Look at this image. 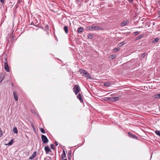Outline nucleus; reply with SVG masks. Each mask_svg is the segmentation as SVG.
<instances>
[{
	"mask_svg": "<svg viewBox=\"0 0 160 160\" xmlns=\"http://www.w3.org/2000/svg\"><path fill=\"white\" fill-rule=\"evenodd\" d=\"M116 56L115 54L112 55L110 56L109 58L112 59L115 58L116 57Z\"/></svg>",
	"mask_w": 160,
	"mask_h": 160,
	"instance_id": "obj_21",
	"label": "nucleus"
},
{
	"mask_svg": "<svg viewBox=\"0 0 160 160\" xmlns=\"http://www.w3.org/2000/svg\"><path fill=\"white\" fill-rule=\"evenodd\" d=\"M159 40V38H156L154 40H153L152 42L155 43Z\"/></svg>",
	"mask_w": 160,
	"mask_h": 160,
	"instance_id": "obj_24",
	"label": "nucleus"
},
{
	"mask_svg": "<svg viewBox=\"0 0 160 160\" xmlns=\"http://www.w3.org/2000/svg\"><path fill=\"white\" fill-rule=\"evenodd\" d=\"M71 151H69L68 152V158L69 159L71 158Z\"/></svg>",
	"mask_w": 160,
	"mask_h": 160,
	"instance_id": "obj_28",
	"label": "nucleus"
},
{
	"mask_svg": "<svg viewBox=\"0 0 160 160\" xmlns=\"http://www.w3.org/2000/svg\"><path fill=\"white\" fill-rule=\"evenodd\" d=\"M154 97L156 98H160V93L158 94L155 95Z\"/></svg>",
	"mask_w": 160,
	"mask_h": 160,
	"instance_id": "obj_19",
	"label": "nucleus"
},
{
	"mask_svg": "<svg viewBox=\"0 0 160 160\" xmlns=\"http://www.w3.org/2000/svg\"><path fill=\"white\" fill-rule=\"evenodd\" d=\"M158 13L159 15L158 17H160V11H158Z\"/></svg>",
	"mask_w": 160,
	"mask_h": 160,
	"instance_id": "obj_39",
	"label": "nucleus"
},
{
	"mask_svg": "<svg viewBox=\"0 0 160 160\" xmlns=\"http://www.w3.org/2000/svg\"><path fill=\"white\" fill-rule=\"evenodd\" d=\"M13 139H12L11 140L10 142H9L8 144H6V145L10 146L12 145V143L13 142Z\"/></svg>",
	"mask_w": 160,
	"mask_h": 160,
	"instance_id": "obj_20",
	"label": "nucleus"
},
{
	"mask_svg": "<svg viewBox=\"0 0 160 160\" xmlns=\"http://www.w3.org/2000/svg\"><path fill=\"white\" fill-rule=\"evenodd\" d=\"M51 147L52 148V149H54V145L53 144H51Z\"/></svg>",
	"mask_w": 160,
	"mask_h": 160,
	"instance_id": "obj_35",
	"label": "nucleus"
},
{
	"mask_svg": "<svg viewBox=\"0 0 160 160\" xmlns=\"http://www.w3.org/2000/svg\"><path fill=\"white\" fill-rule=\"evenodd\" d=\"M64 160H67V159H64Z\"/></svg>",
	"mask_w": 160,
	"mask_h": 160,
	"instance_id": "obj_41",
	"label": "nucleus"
},
{
	"mask_svg": "<svg viewBox=\"0 0 160 160\" xmlns=\"http://www.w3.org/2000/svg\"><path fill=\"white\" fill-rule=\"evenodd\" d=\"M125 44V42H121V43H119L118 44V46L119 47H121V46H122L124 45Z\"/></svg>",
	"mask_w": 160,
	"mask_h": 160,
	"instance_id": "obj_23",
	"label": "nucleus"
},
{
	"mask_svg": "<svg viewBox=\"0 0 160 160\" xmlns=\"http://www.w3.org/2000/svg\"><path fill=\"white\" fill-rule=\"evenodd\" d=\"M139 33H140V32H138V31L136 32H134V34L135 35H137L139 34Z\"/></svg>",
	"mask_w": 160,
	"mask_h": 160,
	"instance_id": "obj_32",
	"label": "nucleus"
},
{
	"mask_svg": "<svg viewBox=\"0 0 160 160\" xmlns=\"http://www.w3.org/2000/svg\"><path fill=\"white\" fill-rule=\"evenodd\" d=\"M76 2L77 3L80 5L81 3V0H76Z\"/></svg>",
	"mask_w": 160,
	"mask_h": 160,
	"instance_id": "obj_29",
	"label": "nucleus"
},
{
	"mask_svg": "<svg viewBox=\"0 0 160 160\" xmlns=\"http://www.w3.org/2000/svg\"><path fill=\"white\" fill-rule=\"evenodd\" d=\"M3 78V77L2 76H0V83L1 82Z\"/></svg>",
	"mask_w": 160,
	"mask_h": 160,
	"instance_id": "obj_33",
	"label": "nucleus"
},
{
	"mask_svg": "<svg viewBox=\"0 0 160 160\" xmlns=\"http://www.w3.org/2000/svg\"><path fill=\"white\" fill-rule=\"evenodd\" d=\"M0 2L2 3H3L4 2V0H0Z\"/></svg>",
	"mask_w": 160,
	"mask_h": 160,
	"instance_id": "obj_40",
	"label": "nucleus"
},
{
	"mask_svg": "<svg viewBox=\"0 0 160 160\" xmlns=\"http://www.w3.org/2000/svg\"><path fill=\"white\" fill-rule=\"evenodd\" d=\"M128 0L130 3H132L133 2V0Z\"/></svg>",
	"mask_w": 160,
	"mask_h": 160,
	"instance_id": "obj_36",
	"label": "nucleus"
},
{
	"mask_svg": "<svg viewBox=\"0 0 160 160\" xmlns=\"http://www.w3.org/2000/svg\"><path fill=\"white\" fill-rule=\"evenodd\" d=\"M44 149L46 154H48L50 151V148L48 146L45 147Z\"/></svg>",
	"mask_w": 160,
	"mask_h": 160,
	"instance_id": "obj_9",
	"label": "nucleus"
},
{
	"mask_svg": "<svg viewBox=\"0 0 160 160\" xmlns=\"http://www.w3.org/2000/svg\"><path fill=\"white\" fill-rule=\"evenodd\" d=\"M36 152H34L32 155L30 157L29 159L32 160L33 159L34 157L36 156Z\"/></svg>",
	"mask_w": 160,
	"mask_h": 160,
	"instance_id": "obj_10",
	"label": "nucleus"
},
{
	"mask_svg": "<svg viewBox=\"0 0 160 160\" xmlns=\"http://www.w3.org/2000/svg\"><path fill=\"white\" fill-rule=\"evenodd\" d=\"M119 99V98L118 97H116L114 98L113 101H118Z\"/></svg>",
	"mask_w": 160,
	"mask_h": 160,
	"instance_id": "obj_30",
	"label": "nucleus"
},
{
	"mask_svg": "<svg viewBox=\"0 0 160 160\" xmlns=\"http://www.w3.org/2000/svg\"><path fill=\"white\" fill-rule=\"evenodd\" d=\"M55 144L56 146H57L58 145V142H55Z\"/></svg>",
	"mask_w": 160,
	"mask_h": 160,
	"instance_id": "obj_37",
	"label": "nucleus"
},
{
	"mask_svg": "<svg viewBox=\"0 0 160 160\" xmlns=\"http://www.w3.org/2000/svg\"><path fill=\"white\" fill-rule=\"evenodd\" d=\"M155 133L157 135L160 137V131L156 130L155 131Z\"/></svg>",
	"mask_w": 160,
	"mask_h": 160,
	"instance_id": "obj_25",
	"label": "nucleus"
},
{
	"mask_svg": "<svg viewBox=\"0 0 160 160\" xmlns=\"http://www.w3.org/2000/svg\"><path fill=\"white\" fill-rule=\"evenodd\" d=\"M4 68L8 72H9L10 71L9 67L7 62H4Z\"/></svg>",
	"mask_w": 160,
	"mask_h": 160,
	"instance_id": "obj_3",
	"label": "nucleus"
},
{
	"mask_svg": "<svg viewBox=\"0 0 160 160\" xmlns=\"http://www.w3.org/2000/svg\"><path fill=\"white\" fill-rule=\"evenodd\" d=\"M128 135L129 137L132 138H136V139L137 138V136H136L135 135H133L132 133H131L130 132L128 133Z\"/></svg>",
	"mask_w": 160,
	"mask_h": 160,
	"instance_id": "obj_12",
	"label": "nucleus"
},
{
	"mask_svg": "<svg viewBox=\"0 0 160 160\" xmlns=\"http://www.w3.org/2000/svg\"><path fill=\"white\" fill-rule=\"evenodd\" d=\"M88 38L91 39L92 38V34L91 33H89L88 36Z\"/></svg>",
	"mask_w": 160,
	"mask_h": 160,
	"instance_id": "obj_27",
	"label": "nucleus"
},
{
	"mask_svg": "<svg viewBox=\"0 0 160 160\" xmlns=\"http://www.w3.org/2000/svg\"><path fill=\"white\" fill-rule=\"evenodd\" d=\"M101 29V28L98 27V26H94V30H99Z\"/></svg>",
	"mask_w": 160,
	"mask_h": 160,
	"instance_id": "obj_17",
	"label": "nucleus"
},
{
	"mask_svg": "<svg viewBox=\"0 0 160 160\" xmlns=\"http://www.w3.org/2000/svg\"><path fill=\"white\" fill-rule=\"evenodd\" d=\"M142 37V36H139L138 37V39H140Z\"/></svg>",
	"mask_w": 160,
	"mask_h": 160,
	"instance_id": "obj_38",
	"label": "nucleus"
},
{
	"mask_svg": "<svg viewBox=\"0 0 160 160\" xmlns=\"http://www.w3.org/2000/svg\"><path fill=\"white\" fill-rule=\"evenodd\" d=\"M64 30L66 33H67L68 32V27L67 26L64 27Z\"/></svg>",
	"mask_w": 160,
	"mask_h": 160,
	"instance_id": "obj_18",
	"label": "nucleus"
},
{
	"mask_svg": "<svg viewBox=\"0 0 160 160\" xmlns=\"http://www.w3.org/2000/svg\"><path fill=\"white\" fill-rule=\"evenodd\" d=\"M79 72L81 73L83 76L84 75L86 71L84 70L81 69L79 70Z\"/></svg>",
	"mask_w": 160,
	"mask_h": 160,
	"instance_id": "obj_13",
	"label": "nucleus"
},
{
	"mask_svg": "<svg viewBox=\"0 0 160 160\" xmlns=\"http://www.w3.org/2000/svg\"><path fill=\"white\" fill-rule=\"evenodd\" d=\"M40 130L41 132L42 133H45V132L43 128H40Z\"/></svg>",
	"mask_w": 160,
	"mask_h": 160,
	"instance_id": "obj_26",
	"label": "nucleus"
},
{
	"mask_svg": "<svg viewBox=\"0 0 160 160\" xmlns=\"http://www.w3.org/2000/svg\"><path fill=\"white\" fill-rule=\"evenodd\" d=\"M79 72L81 73L83 76L84 75L86 71L84 70L81 69L79 70Z\"/></svg>",
	"mask_w": 160,
	"mask_h": 160,
	"instance_id": "obj_14",
	"label": "nucleus"
},
{
	"mask_svg": "<svg viewBox=\"0 0 160 160\" xmlns=\"http://www.w3.org/2000/svg\"><path fill=\"white\" fill-rule=\"evenodd\" d=\"M111 84V83L110 82H107L104 83V85L106 86H109Z\"/></svg>",
	"mask_w": 160,
	"mask_h": 160,
	"instance_id": "obj_16",
	"label": "nucleus"
},
{
	"mask_svg": "<svg viewBox=\"0 0 160 160\" xmlns=\"http://www.w3.org/2000/svg\"><path fill=\"white\" fill-rule=\"evenodd\" d=\"M83 30H84L83 28H82L80 27H79L78 28L77 31L78 32L81 33V32H82L83 31Z\"/></svg>",
	"mask_w": 160,
	"mask_h": 160,
	"instance_id": "obj_15",
	"label": "nucleus"
},
{
	"mask_svg": "<svg viewBox=\"0 0 160 160\" xmlns=\"http://www.w3.org/2000/svg\"><path fill=\"white\" fill-rule=\"evenodd\" d=\"M41 138L42 141L44 143H46L48 142V140L46 136L42 135Z\"/></svg>",
	"mask_w": 160,
	"mask_h": 160,
	"instance_id": "obj_2",
	"label": "nucleus"
},
{
	"mask_svg": "<svg viewBox=\"0 0 160 160\" xmlns=\"http://www.w3.org/2000/svg\"><path fill=\"white\" fill-rule=\"evenodd\" d=\"M13 131L14 133H18V130L16 127H14L13 128Z\"/></svg>",
	"mask_w": 160,
	"mask_h": 160,
	"instance_id": "obj_22",
	"label": "nucleus"
},
{
	"mask_svg": "<svg viewBox=\"0 0 160 160\" xmlns=\"http://www.w3.org/2000/svg\"><path fill=\"white\" fill-rule=\"evenodd\" d=\"M77 98L82 103L83 102V100L82 98L81 95L80 93H79L77 96Z\"/></svg>",
	"mask_w": 160,
	"mask_h": 160,
	"instance_id": "obj_7",
	"label": "nucleus"
},
{
	"mask_svg": "<svg viewBox=\"0 0 160 160\" xmlns=\"http://www.w3.org/2000/svg\"><path fill=\"white\" fill-rule=\"evenodd\" d=\"M83 76L89 79H91L92 78L90 74L87 71L86 72L84 75Z\"/></svg>",
	"mask_w": 160,
	"mask_h": 160,
	"instance_id": "obj_5",
	"label": "nucleus"
},
{
	"mask_svg": "<svg viewBox=\"0 0 160 160\" xmlns=\"http://www.w3.org/2000/svg\"><path fill=\"white\" fill-rule=\"evenodd\" d=\"M2 135V132L1 129H0V137H1Z\"/></svg>",
	"mask_w": 160,
	"mask_h": 160,
	"instance_id": "obj_34",
	"label": "nucleus"
},
{
	"mask_svg": "<svg viewBox=\"0 0 160 160\" xmlns=\"http://www.w3.org/2000/svg\"><path fill=\"white\" fill-rule=\"evenodd\" d=\"M80 91V89L79 86L78 85H76L73 88V91L75 92V94L76 95Z\"/></svg>",
	"mask_w": 160,
	"mask_h": 160,
	"instance_id": "obj_1",
	"label": "nucleus"
},
{
	"mask_svg": "<svg viewBox=\"0 0 160 160\" xmlns=\"http://www.w3.org/2000/svg\"><path fill=\"white\" fill-rule=\"evenodd\" d=\"M66 157V155L65 152L64 150H63L62 153V159H63L64 158Z\"/></svg>",
	"mask_w": 160,
	"mask_h": 160,
	"instance_id": "obj_11",
	"label": "nucleus"
},
{
	"mask_svg": "<svg viewBox=\"0 0 160 160\" xmlns=\"http://www.w3.org/2000/svg\"><path fill=\"white\" fill-rule=\"evenodd\" d=\"M86 30H90L92 31L94 30V26H87L86 28Z\"/></svg>",
	"mask_w": 160,
	"mask_h": 160,
	"instance_id": "obj_6",
	"label": "nucleus"
},
{
	"mask_svg": "<svg viewBox=\"0 0 160 160\" xmlns=\"http://www.w3.org/2000/svg\"><path fill=\"white\" fill-rule=\"evenodd\" d=\"M129 22V21L128 20H126L122 22L121 24V26H124L127 24H128Z\"/></svg>",
	"mask_w": 160,
	"mask_h": 160,
	"instance_id": "obj_4",
	"label": "nucleus"
},
{
	"mask_svg": "<svg viewBox=\"0 0 160 160\" xmlns=\"http://www.w3.org/2000/svg\"><path fill=\"white\" fill-rule=\"evenodd\" d=\"M119 50V49L116 48L113 49V51L115 52H116L118 51Z\"/></svg>",
	"mask_w": 160,
	"mask_h": 160,
	"instance_id": "obj_31",
	"label": "nucleus"
},
{
	"mask_svg": "<svg viewBox=\"0 0 160 160\" xmlns=\"http://www.w3.org/2000/svg\"><path fill=\"white\" fill-rule=\"evenodd\" d=\"M13 94L14 95L15 100L16 101H17L18 99V94L16 93V92L15 91H14L13 92Z\"/></svg>",
	"mask_w": 160,
	"mask_h": 160,
	"instance_id": "obj_8",
	"label": "nucleus"
}]
</instances>
